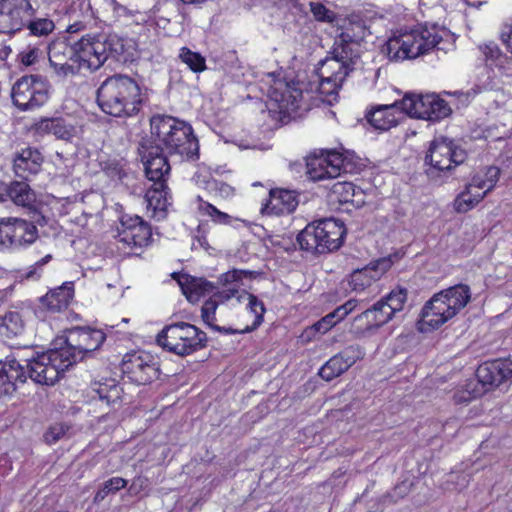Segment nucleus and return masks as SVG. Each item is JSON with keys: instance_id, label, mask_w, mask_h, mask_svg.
Wrapping results in <instances>:
<instances>
[{"instance_id": "f257e3e1", "label": "nucleus", "mask_w": 512, "mask_h": 512, "mask_svg": "<svg viewBox=\"0 0 512 512\" xmlns=\"http://www.w3.org/2000/svg\"><path fill=\"white\" fill-rule=\"evenodd\" d=\"M104 340L101 330L82 327L68 330L53 348L32 356L28 362L30 378L41 385H53L66 369L98 349Z\"/></svg>"}, {"instance_id": "f03ea898", "label": "nucleus", "mask_w": 512, "mask_h": 512, "mask_svg": "<svg viewBox=\"0 0 512 512\" xmlns=\"http://www.w3.org/2000/svg\"><path fill=\"white\" fill-rule=\"evenodd\" d=\"M154 147L178 162L198 158L199 144L192 127L175 117L155 115L150 120Z\"/></svg>"}, {"instance_id": "7ed1b4c3", "label": "nucleus", "mask_w": 512, "mask_h": 512, "mask_svg": "<svg viewBox=\"0 0 512 512\" xmlns=\"http://www.w3.org/2000/svg\"><path fill=\"white\" fill-rule=\"evenodd\" d=\"M101 110L114 117H131L140 111L141 89L126 75L117 74L105 79L97 90Z\"/></svg>"}, {"instance_id": "20e7f679", "label": "nucleus", "mask_w": 512, "mask_h": 512, "mask_svg": "<svg viewBox=\"0 0 512 512\" xmlns=\"http://www.w3.org/2000/svg\"><path fill=\"white\" fill-rule=\"evenodd\" d=\"M469 286L457 284L435 294L423 307L421 324L437 329L457 315L470 301Z\"/></svg>"}, {"instance_id": "39448f33", "label": "nucleus", "mask_w": 512, "mask_h": 512, "mask_svg": "<svg viewBox=\"0 0 512 512\" xmlns=\"http://www.w3.org/2000/svg\"><path fill=\"white\" fill-rule=\"evenodd\" d=\"M441 40L434 28L421 27L391 37L383 52L394 61L415 59L436 47Z\"/></svg>"}, {"instance_id": "423d86ee", "label": "nucleus", "mask_w": 512, "mask_h": 512, "mask_svg": "<svg viewBox=\"0 0 512 512\" xmlns=\"http://www.w3.org/2000/svg\"><path fill=\"white\" fill-rule=\"evenodd\" d=\"M477 382L470 381L466 390L455 394V401L469 402L485 391L506 385L512 381V359L499 358L482 363L476 370Z\"/></svg>"}, {"instance_id": "0eeeda50", "label": "nucleus", "mask_w": 512, "mask_h": 512, "mask_svg": "<svg viewBox=\"0 0 512 512\" xmlns=\"http://www.w3.org/2000/svg\"><path fill=\"white\" fill-rule=\"evenodd\" d=\"M124 51L122 41L111 35H86L76 41L79 72L82 69L94 71L110 59H117Z\"/></svg>"}, {"instance_id": "6e6552de", "label": "nucleus", "mask_w": 512, "mask_h": 512, "mask_svg": "<svg viewBox=\"0 0 512 512\" xmlns=\"http://www.w3.org/2000/svg\"><path fill=\"white\" fill-rule=\"evenodd\" d=\"M342 222L327 218L308 224L297 236L302 250L312 253H326L337 250L345 235Z\"/></svg>"}, {"instance_id": "1a4fd4ad", "label": "nucleus", "mask_w": 512, "mask_h": 512, "mask_svg": "<svg viewBox=\"0 0 512 512\" xmlns=\"http://www.w3.org/2000/svg\"><path fill=\"white\" fill-rule=\"evenodd\" d=\"M206 334L192 324L179 322L168 325L157 335L163 349L179 356L189 355L205 346Z\"/></svg>"}, {"instance_id": "9d476101", "label": "nucleus", "mask_w": 512, "mask_h": 512, "mask_svg": "<svg viewBox=\"0 0 512 512\" xmlns=\"http://www.w3.org/2000/svg\"><path fill=\"white\" fill-rule=\"evenodd\" d=\"M11 98L22 111L37 109L48 101V81L39 75L22 76L13 84Z\"/></svg>"}, {"instance_id": "9b49d317", "label": "nucleus", "mask_w": 512, "mask_h": 512, "mask_svg": "<svg viewBox=\"0 0 512 512\" xmlns=\"http://www.w3.org/2000/svg\"><path fill=\"white\" fill-rule=\"evenodd\" d=\"M401 109L410 117L437 121L451 113L448 103L435 94H407L401 100Z\"/></svg>"}, {"instance_id": "f8f14e48", "label": "nucleus", "mask_w": 512, "mask_h": 512, "mask_svg": "<svg viewBox=\"0 0 512 512\" xmlns=\"http://www.w3.org/2000/svg\"><path fill=\"white\" fill-rule=\"evenodd\" d=\"M343 56H346L343 54ZM359 59L340 57L336 55V46L333 45L332 57L327 58L322 66L320 92L332 95L342 86L345 78L355 69Z\"/></svg>"}, {"instance_id": "ddd939ff", "label": "nucleus", "mask_w": 512, "mask_h": 512, "mask_svg": "<svg viewBox=\"0 0 512 512\" xmlns=\"http://www.w3.org/2000/svg\"><path fill=\"white\" fill-rule=\"evenodd\" d=\"M50 65L59 76H70L79 73L77 62L76 41L71 38L60 37L53 40L48 46Z\"/></svg>"}, {"instance_id": "4468645a", "label": "nucleus", "mask_w": 512, "mask_h": 512, "mask_svg": "<svg viewBox=\"0 0 512 512\" xmlns=\"http://www.w3.org/2000/svg\"><path fill=\"white\" fill-rule=\"evenodd\" d=\"M36 9L30 0L0 1V33H14L24 27Z\"/></svg>"}, {"instance_id": "2eb2a0df", "label": "nucleus", "mask_w": 512, "mask_h": 512, "mask_svg": "<svg viewBox=\"0 0 512 512\" xmlns=\"http://www.w3.org/2000/svg\"><path fill=\"white\" fill-rule=\"evenodd\" d=\"M466 158V151L457 147L452 140L437 138L430 145L426 161L434 169L450 171L452 168L464 163Z\"/></svg>"}, {"instance_id": "dca6fc26", "label": "nucleus", "mask_w": 512, "mask_h": 512, "mask_svg": "<svg viewBox=\"0 0 512 512\" xmlns=\"http://www.w3.org/2000/svg\"><path fill=\"white\" fill-rule=\"evenodd\" d=\"M122 371L132 382L146 385L158 377L159 368L150 354L142 352L126 355Z\"/></svg>"}, {"instance_id": "f3484780", "label": "nucleus", "mask_w": 512, "mask_h": 512, "mask_svg": "<svg viewBox=\"0 0 512 512\" xmlns=\"http://www.w3.org/2000/svg\"><path fill=\"white\" fill-rule=\"evenodd\" d=\"M341 32L334 41L336 55L343 57L360 58V43L370 31L363 21H349L341 27Z\"/></svg>"}, {"instance_id": "a211bd4d", "label": "nucleus", "mask_w": 512, "mask_h": 512, "mask_svg": "<svg viewBox=\"0 0 512 512\" xmlns=\"http://www.w3.org/2000/svg\"><path fill=\"white\" fill-rule=\"evenodd\" d=\"M151 229L139 216H124L118 227V241L131 250L148 245Z\"/></svg>"}, {"instance_id": "6ab92c4d", "label": "nucleus", "mask_w": 512, "mask_h": 512, "mask_svg": "<svg viewBox=\"0 0 512 512\" xmlns=\"http://www.w3.org/2000/svg\"><path fill=\"white\" fill-rule=\"evenodd\" d=\"M342 172H346L344 159L336 151H329L307 163V174L313 181L333 179L341 176Z\"/></svg>"}, {"instance_id": "aec40b11", "label": "nucleus", "mask_w": 512, "mask_h": 512, "mask_svg": "<svg viewBox=\"0 0 512 512\" xmlns=\"http://www.w3.org/2000/svg\"><path fill=\"white\" fill-rule=\"evenodd\" d=\"M139 151L146 177L153 183H166V177L171 169L167 159L168 155H164L165 152H161V150L154 147L152 144H141Z\"/></svg>"}, {"instance_id": "412c9836", "label": "nucleus", "mask_w": 512, "mask_h": 512, "mask_svg": "<svg viewBox=\"0 0 512 512\" xmlns=\"http://www.w3.org/2000/svg\"><path fill=\"white\" fill-rule=\"evenodd\" d=\"M392 266L390 257H383L370 262L362 269H357L350 275L349 285L353 291L362 292L379 280Z\"/></svg>"}, {"instance_id": "4be33fe9", "label": "nucleus", "mask_w": 512, "mask_h": 512, "mask_svg": "<svg viewBox=\"0 0 512 512\" xmlns=\"http://www.w3.org/2000/svg\"><path fill=\"white\" fill-rule=\"evenodd\" d=\"M279 85L280 87L273 88L269 94L270 110H278L280 114L290 116L299 109L302 92L287 84Z\"/></svg>"}, {"instance_id": "5701e85b", "label": "nucleus", "mask_w": 512, "mask_h": 512, "mask_svg": "<svg viewBox=\"0 0 512 512\" xmlns=\"http://www.w3.org/2000/svg\"><path fill=\"white\" fill-rule=\"evenodd\" d=\"M31 359L32 357L26 359V366L14 359L3 365L0 369V398L12 395L16 390L17 383H24L27 377H30L28 362Z\"/></svg>"}, {"instance_id": "b1692460", "label": "nucleus", "mask_w": 512, "mask_h": 512, "mask_svg": "<svg viewBox=\"0 0 512 512\" xmlns=\"http://www.w3.org/2000/svg\"><path fill=\"white\" fill-rule=\"evenodd\" d=\"M393 315L384 302L379 300L370 309L355 318V325L362 333L375 331L389 322Z\"/></svg>"}, {"instance_id": "393cba45", "label": "nucleus", "mask_w": 512, "mask_h": 512, "mask_svg": "<svg viewBox=\"0 0 512 512\" xmlns=\"http://www.w3.org/2000/svg\"><path fill=\"white\" fill-rule=\"evenodd\" d=\"M298 205L295 192L284 189L270 190L269 199L261 208L262 214L283 215L293 212Z\"/></svg>"}, {"instance_id": "a878e982", "label": "nucleus", "mask_w": 512, "mask_h": 512, "mask_svg": "<svg viewBox=\"0 0 512 512\" xmlns=\"http://www.w3.org/2000/svg\"><path fill=\"white\" fill-rule=\"evenodd\" d=\"M489 191L484 176L475 175L467 185L466 190L456 198L455 209L458 212H467L478 204Z\"/></svg>"}, {"instance_id": "bb28decb", "label": "nucleus", "mask_w": 512, "mask_h": 512, "mask_svg": "<svg viewBox=\"0 0 512 512\" xmlns=\"http://www.w3.org/2000/svg\"><path fill=\"white\" fill-rule=\"evenodd\" d=\"M401 101L389 105H380L370 110L366 118L378 130H389L396 126L402 116Z\"/></svg>"}, {"instance_id": "cd10ccee", "label": "nucleus", "mask_w": 512, "mask_h": 512, "mask_svg": "<svg viewBox=\"0 0 512 512\" xmlns=\"http://www.w3.org/2000/svg\"><path fill=\"white\" fill-rule=\"evenodd\" d=\"M7 223L9 225L12 249L30 245L38 238V230L32 222L20 218L7 217Z\"/></svg>"}, {"instance_id": "c85d7f7f", "label": "nucleus", "mask_w": 512, "mask_h": 512, "mask_svg": "<svg viewBox=\"0 0 512 512\" xmlns=\"http://www.w3.org/2000/svg\"><path fill=\"white\" fill-rule=\"evenodd\" d=\"M329 199L332 203L351 205L353 207H361L365 203L363 191L348 181L333 184Z\"/></svg>"}, {"instance_id": "c756f323", "label": "nucleus", "mask_w": 512, "mask_h": 512, "mask_svg": "<svg viewBox=\"0 0 512 512\" xmlns=\"http://www.w3.org/2000/svg\"><path fill=\"white\" fill-rule=\"evenodd\" d=\"M244 301H248L247 307L255 316L252 325L246 326L245 328L239 329V330L232 329V328H225V327H221L218 325H214L212 328L214 330L224 332L226 334L248 333V332L255 330L263 322L264 313L266 311L264 304L262 301L258 300V298L255 295L250 294V293H242L241 295L238 296L239 303L244 302Z\"/></svg>"}, {"instance_id": "7c9ffc66", "label": "nucleus", "mask_w": 512, "mask_h": 512, "mask_svg": "<svg viewBox=\"0 0 512 512\" xmlns=\"http://www.w3.org/2000/svg\"><path fill=\"white\" fill-rule=\"evenodd\" d=\"M43 158L41 154L32 148L23 149L14 159L15 174L26 179L31 174H36L41 167Z\"/></svg>"}, {"instance_id": "2f4dec72", "label": "nucleus", "mask_w": 512, "mask_h": 512, "mask_svg": "<svg viewBox=\"0 0 512 512\" xmlns=\"http://www.w3.org/2000/svg\"><path fill=\"white\" fill-rule=\"evenodd\" d=\"M183 294L189 302H197L200 297L212 293L216 286L213 282L205 278H197L189 275L182 276L178 279Z\"/></svg>"}, {"instance_id": "473e14b6", "label": "nucleus", "mask_w": 512, "mask_h": 512, "mask_svg": "<svg viewBox=\"0 0 512 512\" xmlns=\"http://www.w3.org/2000/svg\"><path fill=\"white\" fill-rule=\"evenodd\" d=\"M91 396L93 400L105 403L107 407L115 406L121 400L122 388L114 379H104L91 384Z\"/></svg>"}, {"instance_id": "72a5a7b5", "label": "nucleus", "mask_w": 512, "mask_h": 512, "mask_svg": "<svg viewBox=\"0 0 512 512\" xmlns=\"http://www.w3.org/2000/svg\"><path fill=\"white\" fill-rule=\"evenodd\" d=\"M37 131L53 134L65 141H70L76 135V127L64 118L43 119L37 124Z\"/></svg>"}, {"instance_id": "f704fd0d", "label": "nucleus", "mask_w": 512, "mask_h": 512, "mask_svg": "<svg viewBox=\"0 0 512 512\" xmlns=\"http://www.w3.org/2000/svg\"><path fill=\"white\" fill-rule=\"evenodd\" d=\"M73 284L71 282L64 283L62 286L48 292L41 301L48 310L52 312H60L66 309L73 298Z\"/></svg>"}, {"instance_id": "c9c22d12", "label": "nucleus", "mask_w": 512, "mask_h": 512, "mask_svg": "<svg viewBox=\"0 0 512 512\" xmlns=\"http://www.w3.org/2000/svg\"><path fill=\"white\" fill-rule=\"evenodd\" d=\"M7 199L17 206L31 209L36 202V195L26 182L12 181L7 183Z\"/></svg>"}, {"instance_id": "e433bc0d", "label": "nucleus", "mask_w": 512, "mask_h": 512, "mask_svg": "<svg viewBox=\"0 0 512 512\" xmlns=\"http://www.w3.org/2000/svg\"><path fill=\"white\" fill-rule=\"evenodd\" d=\"M167 185L164 182L153 183L152 187L147 190L145 198L148 208L154 212L165 211L168 205Z\"/></svg>"}, {"instance_id": "4c0bfd02", "label": "nucleus", "mask_w": 512, "mask_h": 512, "mask_svg": "<svg viewBox=\"0 0 512 512\" xmlns=\"http://www.w3.org/2000/svg\"><path fill=\"white\" fill-rule=\"evenodd\" d=\"M24 331V321L16 311L7 312L0 318V335L6 338H13Z\"/></svg>"}, {"instance_id": "58836bf2", "label": "nucleus", "mask_w": 512, "mask_h": 512, "mask_svg": "<svg viewBox=\"0 0 512 512\" xmlns=\"http://www.w3.org/2000/svg\"><path fill=\"white\" fill-rule=\"evenodd\" d=\"M348 367L338 354L332 356L319 370V376L325 381H331L342 375Z\"/></svg>"}, {"instance_id": "ea45409f", "label": "nucleus", "mask_w": 512, "mask_h": 512, "mask_svg": "<svg viewBox=\"0 0 512 512\" xmlns=\"http://www.w3.org/2000/svg\"><path fill=\"white\" fill-rule=\"evenodd\" d=\"M407 299V291L404 288L392 290L386 297L380 301L384 302L385 306L391 310L393 314L403 309Z\"/></svg>"}, {"instance_id": "a19ab883", "label": "nucleus", "mask_w": 512, "mask_h": 512, "mask_svg": "<svg viewBox=\"0 0 512 512\" xmlns=\"http://www.w3.org/2000/svg\"><path fill=\"white\" fill-rule=\"evenodd\" d=\"M127 485V481L121 477H113L104 482L101 489L98 490L94 497L95 502H101L108 494L115 493Z\"/></svg>"}, {"instance_id": "79ce46f5", "label": "nucleus", "mask_w": 512, "mask_h": 512, "mask_svg": "<svg viewBox=\"0 0 512 512\" xmlns=\"http://www.w3.org/2000/svg\"><path fill=\"white\" fill-rule=\"evenodd\" d=\"M199 205L198 209L201 213L206 214L212 218V220L219 224H229L231 222V216L221 212L215 206L211 205L208 202L202 201V199L198 196L197 198Z\"/></svg>"}, {"instance_id": "37998d69", "label": "nucleus", "mask_w": 512, "mask_h": 512, "mask_svg": "<svg viewBox=\"0 0 512 512\" xmlns=\"http://www.w3.org/2000/svg\"><path fill=\"white\" fill-rule=\"evenodd\" d=\"M179 57L194 72H200L205 69V59L199 53L183 47Z\"/></svg>"}, {"instance_id": "c03bdc74", "label": "nucleus", "mask_w": 512, "mask_h": 512, "mask_svg": "<svg viewBox=\"0 0 512 512\" xmlns=\"http://www.w3.org/2000/svg\"><path fill=\"white\" fill-rule=\"evenodd\" d=\"M257 274L258 273L256 271L233 269L221 274L219 277V283L223 286L233 285L244 278L252 279L256 277Z\"/></svg>"}, {"instance_id": "a18cd8bd", "label": "nucleus", "mask_w": 512, "mask_h": 512, "mask_svg": "<svg viewBox=\"0 0 512 512\" xmlns=\"http://www.w3.org/2000/svg\"><path fill=\"white\" fill-rule=\"evenodd\" d=\"M27 24L31 34L35 36H47L55 28L54 22L47 18H38L33 21L30 19Z\"/></svg>"}, {"instance_id": "49530a36", "label": "nucleus", "mask_w": 512, "mask_h": 512, "mask_svg": "<svg viewBox=\"0 0 512 512\" xmlns=\"http://www.w3.org/2000/svg\"><path fill=\"white\" fill-rule=\"evenodd\" d=\"M339 355L349 369L353 364L364 357L365 351L360 345L352 344L339 352Z\"/></svg>"}, {"instance_id": "de8ad7c7", "label": "nucleus", "mask_w": 512, "mask_h": 512, "mask_svg": "<svg viewBox=\"0 0 512 512\" xmlns=\"http://www.w3.org/2000/svg\"><path fill=\"white\" fill-rule=\"evenodd\" d=\"M309 6L316 21L332 23L336 19V14L320 2H310Z\"/></svg>"}, {"instance_id": "09e8293b", "label": "nucleus", "mask_w": 512, "mask_h": 512, "mask_svg": "<svg viewBox=\"0 0 512 512\" xmlns=\"http://www.w3.org/2000/svg\"><path fill=\"white\" fill-rule=\"evenodd\" d=\"M218 301L216 298L210 297L208 300H206L202 306L201 309V317L203 321L208 324L209 326L213 327L215 324V314L218 307Z\"/></svg>"}, {"instance_id": "8fccbe9b", "label": "nucleus", "mask_w": 512, "mask_h": 512, "mask_svg": "<svg viewBox=\"0 0 512 512\" xmlns=\"http://www.w3.org/2000/svg\"><path fill=\"white\" fill-rule=\"evenodd\" d=\"M69 427L63 423L52 425L44 434V439L48 444H54L60 440L68 431Z\"/></svg>"}, {"instance_id": "3c124183", "label": "nucleus", "mask_w": 512, "mask_h": 512, "mask_svg": "<svg viewBox=\"0 0 512 512\" xmlns=\"http://www.w3.org/2000/svg\"><path fill=\"white\" fill-rule=\"evenodd\" d=\"M242 293H247V292L244 290L240 291L235 285H233L227 289H223L221 291L215 292L212 295V297L216 298V300L218 301V304H223V303L231 300L232 298H236V300L238 301V296L241 295Z\"/></svg>"}, {"instance_id": "603ef678", "label": "nucleus", "mask_w": 512, "mask_h": 512, "mask_svg": "<svg viewBox=\"0 0 512 512\" xmlns=\"http://www.w3.org/2000/svg\"><path fill=\"white\" fill-rule=\"evenodd\" d=\"M334 325H336V321L334 316L329 313L324 316L321 320L316 322L310 327V331H315L319 334H324L329 331Z\"/></svg>"}, {"instance_id": "864d4df0", "label": "nucleus", "mask_w": 512, "mask_h": 512, "mask_svg": "<svg viewBox=\"0 0 512 512\" xmlns=\"http://www.w3.org/2000/svg\"><path fill=\"white\" fill-rule=\"evenodd\" d=\"M7 249H12V242L9 234L7 218H2L0 220V251Z\"/></svg>"}, {"instance_id": "5fc2aeb1", "label": "nucleus", "mask_w": 512, "mask_h": 512, "mask_svg": "<svg viewBox=\"0 0 512 512\" xmlns=\"http://www.w3.org/2000/svg\"><path fill=\"white\" fill-rule=\"evenodd\" d=\"M42 55V51L37 47H28L27 50L19 54V59L25 66L33 65Z\"/></svg>"}, {"instance_id": "6e6d98bb", "label": "nucleus", "mask_w": 512, "mask_h": 512, "mask_svg": "<svg viewBox=\"0 0 512 512\" xmlns=\"http://www.w3.org/2000/svg\"><path fill=\"white\" fill-rule=\"evenodd\" d=\"M499 176H500L499 168H497L495 166H491V167L487 168V170L484 174V178L488 184V190H492L494 188L496 182L499 179Z\"/></svg>"}, {"instance_id": "4d7b16f0", "label": "nucleus", "mask_w": 512, "mask_h": 512, "mask_svg": "<svg viewBox=\"0 0 512 512\" xmlns=\"http://www.w3.org/2000/svg\"><path fill=\"white\" fill-rule=\"evenodd\" d=\"M51 259L52 255L48 253L39 261H36L35 264L29 268V271L26 274V278H33L35 275H38V271L41 269V267L47 264Z\"/></svg>"}, {"instance_id": "13d9d810", "label": "nucleus", "mask_w": 512, "mask_h": 512, "mask_svg": "<svg viewBox=\"0 0 512 512\" xmlns=\"http://www.w3.org/2000/svg\"><path fill=\"white\" fill-rule=\"evenodd\" d=\"M501 39L506 45L507 50L512 53V22L505 25L502 29Z\"/></svg>"}, {"instance_id": "bf43d9fd", "label": "nucleus", "mask_w": 512, "mask_h": 512, "mask_svg": "<svg viewBox=\"0 0 512 512\" xmlns=\"http://www.w3.org/2000/svg\"><path fill=\"white\" fill-rule=\"evenodd\" d=\"M148 480L144 477H136L130 485L129 491L132 494L140 493L145 487H147Z\"/></svg>"}, {"instance_id": "052dcab7", "label": "nucleus", "mask_w": 512, "mask_h": 512, "mask_svg": "<svg viewBox=\"0 0 512 512\" xmlns=\"http://www.w3.org/2000/svg\"><path fill=\"white\" fill-rule=\"evenodd\" d=\"M210 185H211V186H213V187H215V188H217L218 186H220V187H219V190H220L221 194H224V195H226V196L230 195V194H231V192H232V187H231V186H229V185H227V184H225V183H218L217 181H212V182L210 183Z\"/></svg>"}, {"instance_id": "680f3d73", "label": "nucleus", "mask_w": 512, "mask_h": 512, "mask_svg": "<svg viewBox=\"0 0 512 512\" xmlns=\"http://www.w3.org/2000/svg\"><path fill=\"white\" fill-rule=\"evenodd\" d=\"M331 314L334 316L336 323L344 319L348 314L343 306L337 307Z\"/></svg>"}, {"instance_id": "e2e57ef3", "label": "nucleus", "mask_w": 512, "mask_h": 512, "mask_svg": "<svg viewBox=\"0 0 512 512\" xmlns=\"http://www.w3.org/2000/svg\"><path fill=\"white\" fill-rule=\"evenodd\" d=\"M480 49L483 50V53L485 54V56L487 58H489V57L494 58L499 52L496 46H490V45H486L483 48L480 47Z\"/></svg>"}, {"instance_id": "0e129e2a", "label": "nucleus", "mask_w": 512, "mask_h": 512, "mask_svg": "<svg viewBox=\"0 0 512 512\" xmlns=\"http://www.w3.org/2000/svg\"><path fill=\"white\" fill-rule=\"evenodd\" d=\"M358 301L355 299H350L346 303H344L342 306L347 311V314L351 313L357 306Z\"/></svg>"}, {"instance_id": "69168bd1", "label": "nucleus", "mask_w": 512, "mask_h": 512, "mask_svg": "<svg viewBox=\"0 0 512 512\" xmlns=\"http://www.w3.org/2000/svg\"><path fill=\"white\" fill-rule=\"evenodd\" d=\"M358 301L355 299H350L346 303H344L342 306L347 311V314L351 313L357 306Z\"/></svg>"}, {"instance_id": "338daca9", "label": "nucleus", "mask_w": 512, "mask_h": 512, "mask_svg": "<svg viewBox=\"0 0 512 512\" xmlns=\"http://www.w3.org/2000/svg\"><path fill=\"white\" fill-rule=\"evenodd\" d=\"M7 183L0 181V202L6 201Z\"/></svg>"}, {"instance_id": "774afa93", "label": "nucleus", "mask_w": 512, "mask_h": 512, "mask_svg": "<svg viewBox=\"0 0 512 512\" xmlns=\"http://www.w3.org/2000/svg\"><path fill=\"white\" fill-rule=\"evenodd\" d=\"M79 30V27L77 26V24H73V25H70L67 29V32L68 33H75Z\"/></svg>"}]
</instances>
